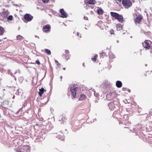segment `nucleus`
I'll list each match as a JSON object with an SVG mask.
<instances>
[{
    "mask_svg": "<svg viewBox=\"0 0 152 152\" xmlns=\"http://www.w3.org/2000/svg\"><path fill=\"white\" fill-rule=\"evenodd\" d=\"M55 62L56 63H58V64H59V63L58 62V61H55Z\"/></svg>",
    "mask_w": 152,
    "mask_h": 152,
    "instance_id": "nucleus-30",
    "label": "nucleus"
},
{
    "mask_svg": "<svg viewBox=\"0 0 152 152\" xmlns=\"http://www.w3.org/2000/svg\"><path fill=\"white\" fill-rule=\"evenodd\" d=\"M39 94L40 96H42L43 94L44 93V91H46V90L44 89L43 88H42L39 90Z\"/></svg>",
    "mask_w": 152,
    "mask_h": 152,
    "instance_id": "nucleus-15",
    "label": "nucleus"
},
{
    "mask_svg": "<svg viewBox=\"0 0 152 152\" xmlns=\"http://www.w3.org/2000/svg\"><path fill=\"white\" fill-rule=\"evenodd\" d=\"M12 18L13 17L12 15H10L7 18V19L9 20H12Z\"/></svg>",
    "mask_w": 152,
    "mask_h": 152,
    "instance_id": "nucleus-23",
    "label": "nucleus"
},
{
    "mask_svg": "<svg viewBox=\"0 0 152 152\" xmlns=\"http://www.w3.org/2000/svg\"><path fill=\"white\" fill-rule=\"evenodd\" d=\"M117 42H118V41H117Z\"/></svg>",
    "mask_w": 152,
    "mask_h": 152,
    "instance_id": "nucleus-38",
    "label": "nucleus"
},
{
    "mask_svg": "<svg viewBox=\"0 0 152 152\" xmlns=\"http://www.w3.org/2000/svg\"><path fill=\"white\" fill-rule=\"evenodd\" d=\"M110 33L111 34H114V31L113 29H111L110 30Z\"/></svg>",
    "mask_w": 152,
    "mask_h": 152,
    "instance_id": "nucleus-26",
    "label": "nucleus"
},
{
    "mask_svg": "<svg viewBox=\"0 0 152 152\" xmlns=\"http://www.w3.org/2000/svg\"><path fill=\"white\" fill-rule=\"evenodd\" d=\"M122 4L123 7L127 9L129 8L132 5V3L130 0H123Z\"/></svg>",
    "mask_w": 152,
    "mask_h": 152,
    "instance_id": "nucleus-3",
    "label": "nucleus"
},
{
    "mask_svg": "<svg viewBox=\"0 0 152 152\" xmlns=\"http://www.w3.org/2000/svg\"><path fill=\"white\" fill-rule=\"evenodd\" d=\"M78 90V88L75 86L71 87L70 88L72 96L74 97H75L76 96V93Z\"/></svg>",
    "mask_w": 152,
    "mask_h": 152,
    "instance_id": "nucleus-4",
    "label": "nucleus"
},
{
    "mask_svg": "<svg viewBox=\"0 0 152 152\" xmlns=\"http://www.w3.org/2000/svg\"><path fill=\"white\" fill-rule=\"evenodd\" d=\"M57 66H58L59 65V64H58V63H57Z\"/></svg>",
    "mask_w": 152,
    "mask_h": 152,
    "instance_id": "nucleus-35",
    "label": "nucleus"
},
{
    "mask_svg": "<svg viewBox=\"0 0 152 152\" xmlns=\"http://www.w3.org/2000/svg\"><path fill=\"white\" fill-rule=\"evenodd\" d=\"M36 62L37 64H40V63L39 60H37Z\"/></svg>",
    "mask_w": 152,
    "mask_h": 152,
    "instance_id": "nucleus-27",
    "label": "nucleus"
},
{
    "mask_svg": "<svg viewBox=\"0 0 152 152\" xmlns=\"http://www.w3.org/2000/svg\"><path fill=\"white\" fill-rule=\"evenodd\" d=\"M86 98V95L85 94H82L80 95L79 99L80 101L84 100Z\"/></svg>",
    "mask_w": 152,
    "mask_h": 152,
    "instance_id": "nucleus-13",
    "label": "nucleus"
},
{
    "mask_svg": "<svg viewBox=\"0 0 152 152\" xmlns=\"http://www.w3.org/2000/svg\"><path fill=\"white\" fill-rule=\"evenodd\" d=\"M97 56H98L97 55H95L94 58H91V60L94 61H96V58Z\"/></svg>",
    "mask_w": 152,
    "mask_h": 152,
    "instance_id": "nucleus-21",
    "label": "nucleus"
},
{
    "mask_svg": "<svg viewBox=\"0 0 152 152\" xmlns=\"http://www.w3.org/2000/svg\"><path fill=\"white\" fill-rule=\"evenodd\" d=\"M103 11L102 10L101 8L97 10V13L99 15H101L103 13Z\"/></svg>",
    "mask_w": 152,
    "mask_h": 152,
    "instance_id": "nucleus-17",
    "label": "nucleus"
},
{
    "mask_svg": "<svg viewBox=\"0 0 152 152\" xmlns=\"http://www.w3.org/2000/svg\"><path fill=\"white\" fill-rule=\"evenodd\" d=\"M62 76H61V79L62 78Z\"/></svg>",
    "mask_w": 152,
    "mask_h": 152,
    "instance_id": "nucleus-36",
    "label": "nucleus"
},
{
    "mask_svg": "<svg viewBox=\"0 0 152 152\" xmlns=\"http://www.w3.org/2000/svg\"><path fill=\"white\" fill-rule=\"evenodd\" d=\"M142 19V16L141 15H139L136 18L135 20V22L136 23H140L141 20Z\"/></svg>",
    "mask_w": 152,
    "mask_h": 152,
    "instance_id": "nucleus-9",
    "label": "nucleus"
},
{
    "mask_svg": "<svg viewBox=\"0 0 152 152\" xmlns=\"http://www.w3.org/2000/svg\"><path fill=\"white\" fill-rule=\"evenodd\" d=\"M116 85L118 88H120L122 87V84L121 81H117L116 82Z\"/></svg>",
    "mask_w": 152,
    "mask_h": 152,
    "instance_id": "nucleus-14",
    "label": "nucleus"
},
{
    "mask_svg": "<svg viewBox=\"0 0 152 152\" xmlns=\"http://www.w3.org/2000/svg\"><path fill=\"white\" fill-rule=\"evenodd\" d=\"M4 29L1 27H0V35H2L4 32Z\"/></svg>",
    "mask_w": 152,
    "mask_h": 152,
    "instance_id": "nucleus-18",
    "label": "nucleus"
},
{
    "mask_svg": "<svg viewBox=\"0 0 152 152\" xmlns=\"http://www.w3.org/2000/svg\"><path fill=\"white\" fill-rule=\"evenodd\" d=\"M151 43V42L149 40H146L144 43H142L143 47L148 49H149L150 48V44Z\"/></svg>",
    "mask_w": 152,
    "mask_h": 152,
    "instance_id": "nucleus-5",
    "label": "nucleus"
},
{
    "mask_svg": "<svg viewBox=\"0 0 152 152\" xmlns=\"http://www.w3.org/2000/svg\"><path fill=\"white\" fill-rule=\"evenodd\" d=\"M58 137L59 140H64V134L61 132H60L58 135Z\"/></svg>",
    "mask_w": 152,
    "mask_h": 152,
    "instance_id": "nucleus-12",
    "label": "nucleus"
},
{
    "mask_svg": "<svg viewBox=\"0 0 152 152\" xmlns=\"http://www.w3.org/2000/svg\"><path fill=\"white\" fill-rule=\"evenodd\" d=\"M85 2L89 4H94L96 2L95 0H85Z\"/></svg>",
    "mask_w": 152,
    "mask_h": 152,
    "instance_id": "nucleus-11",
    "label": "nucleus"
},
{
    "mask_svg": "<svg viewBox=\"0 0 152 152\" xmlns=\"http://www.w3.org/2000/svg\"><path fill=\"white\" fill-rule=\"evenodd\" d=\"M29 151L30 147L27 145L20 146L18 150H16L17 152H29Z\"/></svg>",
    "mask_w": 152,
    "mask_h": 152,
    "instance_id": "nucleus-2",
    "label": "nucleus"
},
{
    "mask_svg": "<svg viewBox=\"0 0 152 152\" xmlns=\"http://www.w3.org/2000/svg\"><path fill=\"white\" fill-rule=\"evenodd\" d=\"M44 51L46 53H47L48 54L50 55L51 54V52L50 50L48 49H44Z\"/></svg>",
    "mask_w": 152,
    "mask_h": 152,
    "instance_id": "nucleus-19",
    "label": "nucleus"
},
{
    "mask_svg": "<svg viewBox=\"0 0 152 152\" xmlns=\"http://www.w3.org/2000/svg\"><path fill=\"white\" fill-rule=\"evenodd\" d=\"M84 19L86 20H87L88 19V18L87 17H86V16H84Z\"/></svg>",
    "mask_w": 152,
    "mask_h": 152,
    "instance_id": "nucleus-28",
    "label": "nucleus"
},
{
    "mask_svg": "<svg viewBox=\"0 0 152 152\" xmlns=\"http://www.w3.org/2000/svg\"><path fill=\"white\" fill-rule=\"evenodd\" d=\"M65 117L63 116V117H62V119H63V118H64V119H65Z\"/></svg>",
    "mask_w": 152,
    "mask_h": 152,
    "instance_id": "nucleus-32",
    "label": "nucleus"
},
{
    "mask_svg": "<svg viewBox=\"0 0 152 152\" xmlns=\"http://www.w3.org/2000/svg\"><path fill=\"white\" fill-rule=\"evenodd\" d=\"M65 53L66 54H68L69 53V51L68 50H66L65 51Z\"/></svg>",
    "mask_w": 152,
    "mask_h": 152,
    "instance_id": "nucleus-29",
    "label": "nucleus"
},
{
    "mask_svg": "<svg viewBox=\"0 0 152 152\" xmlns=\"http://www.w3.org/2000/svg\"><path fill=\"white\" fill-rule=\"evenodd\" d=\"M110 14L112 17L117 19L119 22L122 23L123 22V18L122 15L113 12H111Z\"/></svg>",
    "mask_w": 152,
    "mask_h": 152,
    "instance_id": "nucleus-1",
    "label": "nucleus"
},
{
    "mask_svg": "<svg viewBox=\"0 0 152 152\" xmlns=\"http://www.w3.org/2000/svg\"><path fill=\"white\" fill-rule=\"evenodd\" d=\"M91 13H93V12H92V11H91Z\"/></svg>",
    "mask_w": 152,
    "mask_h": 152,
    "instance_id": "nucleus-33",
    "label": "nucleus"
},
{
    "mask_svg": "<svg viewBox=\"0 0 152 152\" xmlns=\"http://www.w3.org/2000/svg\"><path fill=\"white\" fill-rule=\"evenodd\" d=\"M115 57V56L113 54L111 56L110 54H109V58H114Z\"/></svg>",
    "mask_w": 152,
    "mask_h": 152,
    "instance_id": "nucleus-25",
    "label": "nucleus"
},
{
    "mask_svg": "<svg viewBox=\"0 0 152 152\" xmlns=\"http://www.w3.org/2000/svg\"><path fill=\"white\" fill-rule=\"evenodd\" d=\"M1 15L3 18H7L9 14V12L7 11H4L1 12Z\"/></svg>",
    "mask_w": 152,
    "mask_h": 152,
    "instance_id": "nucleus-10",
    "label": "nucleus"
},
{
    "mask_svg": "<svg viewBox=\"0 0 152 152\" xmlns=\"http://www.w3.org/2000/svg\"><path fill=\"white\" fill-rule=\"evenodd\" d=\"M109 107L110 110H113L115 108V105H109Z\"/></svg>",
    "mask_w": 152,
    "mask_h": 152,
    "instance_id": "nucleus-20",
    "label": "nucleus"
},
{
    "mask_svg": "<svg viewBox=\"0 0 152 152\" xmlns=\"http://www.w3.org/2000/svg\"><path fill=\"white\" fill-rule=\"evenodd\" d=\"M35 37H38V38H39L38 37V36H35Z\"/></svg>",
    "mask_w": 152,
    "mask_h": 152,
    "instance_id": "nucleus-37",
    "label": "nucleus"
},
{
    "mask_svg": "<svg viewBox=\"0 0 152 152\" xmlns=\"http://www.w3.org/2000/svg\"><path fill=\"white\" fill-rule=\"evenodd\" d=\"M23 37L20 35H18L17 37V40H20L23 39Z\"/></svg>",
    "mask_w": 152,
    "mask_h": 152,
    "instance_id": "nucleus-22",
    "label": "nucleus"
},
{
    "mask_svg": "<svg viewBox=\"0 0 152 152\" xmlns=\"http://www.w3.org/2000/svg\"><path fill=\"white\" fill-rule=\"evenodd\" d=\"M43 31L45 32H49L50 31V26L49 25L45 26L43 27Z\"/></svg>",
    "mask_w": 152,
    "mask_h": 152,
    "instance_id": "nucleus-8",
    "label": "nucleus"
},
{
    "mask_svg": "<svg viewBox=\"0 0 152 152\" xmlns=\"http://www.w3.org/2000/svg\"><path fill=\"white\" fill-rule=\"evenodd\" d=\"M25 19L27 21H30L32 19L33 17L30 15L26 14L24 16Z\"/></svg>",
    "mask_w": 152,
    "mask_h": 152,
    "instance_id": "nucleus-7",
    "label": "nucleus"
},
{
    "mask_svg": "<svg viewBox=\"0 0 152 152\" xmlns=\"http://www.w3.org/2000/svg\"><path fill=\"white\" fill-rule=\"evenodd\" d=\"M60 13L61 15L60 16L61 17L63 18H66L68 17V15L65 12L64 9H61L60 10Z\"/></svg>",
    "mask_w": 152,
    "mask_h": 152,
    "instance_id": "nucleus-6",
    "label": "nucleus"
},
{
    "mask_svg": "<svg viewBox=\"0 0 152 152\" xmlns=\"http://www.w3.org/2000/svg\"><path fill=\"white\" fill-rule=\"evenodd\" d=\"M16 140H15V142H16Z\"/></svg>",
    "mask_w": 152,
    "mask_h": 152,
    "instance_id": "nucleus-39",
    "label": "nucleus"
},
{
    "mask_svg": "<svg viewBox=\"0 0 152 152\" xmlns=\"http://www.w3.org/2000/svg\"><path fill=\"white\" fill-rule=\"evenodd\" d=\"M122 26L120 24H118L116 25L117 30L118 31H120L122 29Z\"/></svg>",
    "mask_w": 152,
    "mask_h": 152,
    "instance_id": "nucleus-16",
    "label": "nucleus"
},
{
    "mask_svg": "<svg viewBox=\"0 0 152 152\" xmlns=\"http://www.w3.org/2000/svg\"><path fill=\"white\" fill-rule=\"evenodd\" d=\"M63 69L64 70H65V68H63Z\"/></svg>",
    "mask_w": 152,
    "mask_h": 152,
    "instance_id": "nucleus-34",
    "label": "nucleus"
},
{
    "mask_svg": "<svg viewBox=\"0 0 152 152\" xmlns=\"http://www.w3.org/2000/svg\"><path fill=\"white\" fill-rule=\"evenodd\" d=\"M42 2L44 3H48L50 0H42Z\"/></svg>",
    "mask_w": 152,
    "mask_h": 152,
    "instance_id": "nucleus-24",
    "label": "nucleus"
},
{
    "mask_svg": "<svg viewBox=\"0 0 152 152\" xmlns=\"http://www.w3.org/2000/svg\"><path fill=\"white\" fill-rule=\"evenodd\" d=\"M77 35L78 36H79V33L78 32H77Z\"/></svg>",
    "mask_w": 152,
    "mask_h": 152,
    "instance_id": "nucleus-31",
    "label": "nucleus"
}]
</instances>
